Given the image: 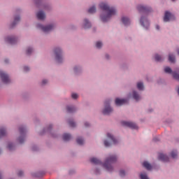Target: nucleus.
<instances>
[{"label":"nucleus","instance_id":"nucleus-1","mask_svg":"<svg viewBox=\"0 0 179 179\" xmlns=\"http://www.w3.org/2000/svg\"><path fill=\"white\" fill-rule=\"evenodd\" d=\"M99 8L102 10H104V12L106 13V15H101V20L102 22H108V20H110L111 19L112 16H114L115 13H117V10L113 7H109L108 4L106 3H101L99 4Z\"/></svg>","mask_w":179,"mask_h":179},{"label":"nucleus","instance_id":"nucleus-2","mask_svg":"<svg viewBox=\"0 0 179 179\" xmlns=\"http://www.w3.org/2000/svg\"><path fill=\"white\" fill-rule=\"evenodd\" d=\"M117 162V156L115 155H110L108 157L103 164V167L107 170V171H113V166L111 164L113 163H115Z\"/></svg>","mask_w":179,"mask_h":179},{"label":"nucleus","instance_id":"nucleus-3","mask_svg":"<svg viewBox=\"0 0 179 179\" xmlns=\"http://www.w3.org/2000/svg\"><path fill=\"white\" fill-rule=\"evenodd\" d=\"M113 113V108L110 106V101H105V108L103 110L104 115H108Z\"/></svg>","mask_w":179,"mask_h":179},{"label":"nucleus","instance_id":"nucleus-4","mask_svg":"<svg viewBox=\"0 0 179 179\" xmlns=\"http://www.w3.org/2000/svg\"><path fill=\"white\" fill-rule=\"evenodd\" d=\"M37 27H38V29H41V30H43V31H44V33H48V32L51 31V30H52V29H54V25H48V26L44 27V26L41 25V24H38Z\"/></svg>","mask_w":179,"mask_h":179},{"label":"nucleus","instance_id":"nucleus-5","mask_svg":"<svg viewBox=\"0 0 179 179\" xmlns=\"http://www.w3.org/2000/svg\"><path fill=\"white\" fill-rule=\"evenodd\" d=\"M0 77L3 83L8 85V83H10V79L9 78V76L5 73L3 71H0Z\"/></svg>","mask_w":179,"mask_h":179},{"label":"nucleus","instance_id":"nucleus-6","mask_svg":"<svg viewBox=\"0 0 179 179\" xmlns=\"http://www.w3.org/2000/svg\"><path fill=\"white\" fill-rule=\"evenodd\" d=\"M55 54L56 55V61L58 62V64H61L62 62V55L61 49L59 48H57L55 50Z\"/></svg>","mask_w":179,"mask_h":179},{"label":"nucleus","instance_id":"nucleus-7","mask_svg":"<svg viewBox=\"0 0 179 179\" xmlns=\"http://www.w3.org/2000/svg\"><path fill=\"white\" fill-rule=\"evenodd\" d=\"M121 124L123 127H128L129 128H131V129H138V125L132 122L123 121Z\"/></svg>","mask_w":179,"mask_h":179},{"label":"nucleus","instance_id":"nucleus-8","mask_svg":"<svg viewBox=\"0 0 179 179\" xmlns=\"http://www.w3.org/2000/svg\"><path fill=\"white\" fill-rule=\"evenodd\" d=\"M176 17L171 13L169 11L165 12V15L164 17V22H170V20H174Z\"/></svg>","mask_w":179,"mask_h":179},{"label":"nucleus","instance_id":"nucleus-9","mask_svg":"<svg viewBox=\"0 0 179 179\" xmlns=\"http://www.w3.org/2000/svg\"><path fill=\"white\" fill-rule=\"evenodd\" d=\"M137 9L138 12H143V13H148V12H150V8L145 7L142 5L138 6Z\"/></svg>","mask_w":179,"mask_h":179},{"label":"nucleus","instance_id":"nucleus-10","mask_svg":"<svg viewBox=\"0 0 179 179\" xmlns=\"http://www.w3.org/2000/svg\"><path fill=\"white\" fill-rule=\"evenodd\" d=\"M140 22H141V26H143V27H145V29H148V27H149V21H148L146 18L141 17Z\"/></svg>","mask_w":179,"mask_h":179},{"label":"nucleus","instance_id":"nucleus-11","mask_svg":"<svg viewBox=\"0 0 179 179\" xmlns=\"http://www.w3.org/2000/svg\"><path fill=\"white\" fill-rule=\"evenodd\" d=\"M115 103L116 106H122V105L127 103V99H121L120 98H117L115 99Z\"/></svg>","mask_w":179,"mask_h":179},{"label":"nucleus","instance_id":"nucleus-12","mask_svg":"<svg viewBox=\"0 0 179 179\" xmlns=\"http://www.w3.org/2000/svg\"><path fill=\"white\" fill-rule=\"evenodd\" d=\"M36 16L39 20H44L45 19V13L43 11L38 12Z\"/></svg>","mask_w":179,"mask_h":179},{"label":"nucleus","instance_id":"nucleus-13","mask_svg":"<svg viewBox=\"0 0 179 179\" xmlns=\"http://www.w3.org/2000/svg\"><path fill=\"white\" fill-rule=\"evenodd\" d=\"M158 159L162 160V162H169V157L164 154H159Z\"/></svg>","mask_w":179,"mask_h":179},{"label":"nucleus","instance_id":"nucleus-14","mask_svg":"<svg viewBox=\"0 0 179 179\" xmlns=\"http://www.w3.org/2000/svg\"><path fill=\"white\" fill-rule=\"evenodd\" d=\"M122 22L123 24H124V26H128V24H129L131 23V20H129V18H128L127 17H123L122 18Z\"/></svg>","mask_w":179,"mask_h":179},{"label":"nucleus","instance_id":"nucleus-15","mask_svg":"<svg viewBox=\"0 0 179 179\" xmlns=\"http://www.w3.org/2000/svg\"><path fill=\"white\" fill-rule=\"evenodd\" d=\"M107 136L109 139H110V141H112V143H113V145L117 144V140L114 138V136L113 135H111V134L108 133Z\"/></svg>","mask_w":179,"mask_h":179},{"label":"nucleus","instance_id":"nucleus-16","mask_svg":"<svg viewBox=\"0 0 179 179\" xmlns=\"http://www.w3.org/2000/svg\"><path fill=\"white\" fill-rule=\"evenodd\" d=\"M6 41H8V43H9L10 44H15V43H16V38L8 37L6 38Z\"/></svg>","mask_w":179,"mask_h":179},{"label":"nucleus","instance_id":"nucleus-17","mask_svg":"<svg viewBox=\"0 0 179 179\" xmlns=\"http://www.w3.org/2000/svg\"><path fill=\"white\" fill-rule=\"evenodd\" d=\"M90 162H91V163H93V164H101V161H100L97 158H94V157L91 158Z\"/></svg>","mask_w":179,"mask_h":179},{"label":"nucleus","instance_id":"nucleus-18","mask_svg":"<svg viewBox=\"0 0 179 179\" xmlns=\"http://www.w3.org/2000/svg\"><path fill=\"white\" fill-rule=\"evenodd\" d=\"M90 27H92V24L89 22L87 20H84V28L85 29H90Z\"/></svg>","mask_w":179,"mask_h":179},{"label":"nucleus","instance_id":"nucleus-19","mask_svg":"<svg viewBox=\"0 0 179 179\" xmlns=\"http://www.w3.org/2000/svg\"><path fill=\"white\" fill-rule=\"evenodd\" d=\"M143 167H145L147 170H152V165H150V164H149V162H144L143 163Z\"/></svg>","mask_w":179,"mask_h":179},{"label":"nucleus","instance_id":"nucleus-20","mask_svg":"<svg viewBox=\"0 0 179 179\" xmlns=\"http://www.w3.org/2000/svg\"><path fill=\"white\" fill-rule=\"evenodd\" d=\"M71 138H72V136L69 134H64L63 135V140L65 141L66 142L68 141H70V139Z\"/></svg>","mask_w":179,"mask_h":179},{"label":"nucleus","instance_id":"nucleus-21","mask_svg":"<svg viewBox=\"0 0 179 179\" xmlns=\"http://www.w3.org/2000/svg\"><path fill=\"white\" fill-rule=\"evenodd\" d=\"M19 22H20V17H19V16L15 17L14 19V22L11 25L12 27H13V26H16V24H17V23H19Z\"/></svg>","mask_w":179,"mask_h":179},{"label":"nucleus","instance_id":"nucleus-22","mask_svg":"<svg viewBox=\"0 0 179 179\" xmlns=\"http://www.w3.org/2000/svg\"><path fill=\"white\" fill-rule=\"evenodd\" d=\"M133 97L136 101H139V100H141V96L136 93V92H133Z\"/></svg>","mask_w":179,"mask_h":179},{"label":"nucleus","instance_id":"nucleus-23","mask_svg":"<svg viewBox=\"0 0 179 179\" xmlns=\"http://www.w3.org/2000/svg\"><path fill=\"white\" fill-rule=\"evenodd\" d=\"M169 62H172V63L176 62V57L173 55L170 54L169 55Z\"/></svg>","mask_w":179,"mask_h":179},{"label":"nucleus","instance_id":"nucleus-24","mask_svg":"<svg viewBox=\"0 0 179 179\" xmlns=\"http://www.w3.org/2000/svg\"><path fill=\"white\" fill-rule=\"evenodd\" d=\"M76 109L73 106H67V113H75Z\"/></svg>","mask_w":179,"mask_h":179},{"label":"nucleus","instance_id":"nucleus-25","mask_svg":"<svg viewBox=\"0 0 179 179\" xmlns=\"http://www.w3.org/2000/svg\"><path fill=\"white\" fill-rule=\"evenodd\" d=\"M6 135V130L3 128L0 129V138Z\"/></svg>","mask_w":179,"mask_h":179},{"label":"nucleus","instance_id":"nucleus-26","mask_svg":"<svg viewBox=\"0 0 179 179\" xmlns=\"http://www.w3.org/2000/svg\"><path fill=\"white\" fill-rule=\"evenodd\" d=\"M20 135H24L26 134V129L23 127L19 128Z\"/></svg>","mask_w":179,"mask_h":179},{"label":"nucleus","instance_id":"nucleus-27","mask_svg":"<svg viewBox=\"0 0 179 179\" xmlns=\"http://www.w3.org/2000/svg\"><path fill=\"white\" fill-rule=\"evenodd\" d=\"M96 13V7L92 6L88 9V13Z\"/></svg>","mask_w":179,"mask_h":179},{"label":"nucleus","instance_id":"nucleus-28","mask_svg":"<svg viewBox=\"0 0 179 179\" xmlns=\"http://www.w3.org/2000/svg\"><path fill=\"white\" fill-rule=\"evenodd\" d=\"M155 61H157V62H160V61L163 59V57H162V56L159 55H155Z\"/></svg>","mask_w":179,"mask_h":179},{"label":"nucleus","instance_id":"nucleus-29","mask_svg":"<svg viewBox=\"0 0 179 179\" xmlns=\"http://www.w3.org/2000/svg\"><path fill=\"white\" fill-rule=\"evenodd\" d=\"M164 72L166 73H171L173 72V71L171 70V69L169 66H166L164 68Z\"/></svg>","mask_w":179,"mask_h":179},{"label":"nucleus","instance_id":"nucleus-30","mask_svg":"<svg viewBox=\"0 0 179 179\" xmlns=\"http://www.w3.org/2000/svg\"><path fill=\"white\" fill-rule=\"evenodd\" d=\"M173 76L174 79H176V80H179V69L178 70L177 73H173Z\"/></svg>","mask_w":179,"mask_h":179},{"label":"nucleus","instance_id":"nucleus-31","mask_svg":"<svg viewBox=\"0 0 179 179\" xmlns=\"http://www.w3.org/2000/svg\"><path fill=\"white\" fill-rule=\"evenodd\" d=\"M137 88L138 90H143V83H137Z\"/></svg>","mask_w":179,"mask_h":179},{"label":"nucleus","instance_id":"nucleus-32","mask_svg":"<svg viewBox=\"0 0 179 179\" xmlns=\"http://www.w3.org/2000/svg\"><path fill=\"white\" fill-rule=\"evenodd\" d=\"M77 143L78 145H83V143H85V141H83L82 138H77Z\"/></svg>","mask_w":179,"mask_h":179},{"label":"nucleus","instance_id":"nucleus-33","mask_svg":"<svg viewBox=\"0 0 179 179\" xmlns=\"http://www.w3.org/2000/svg\"><path fill=\"white\" fill-rule=\"evenodd\" d=\"M140 178L141 179H149V178L148 177V175H146L145 173H141Z\"/></svg>","mask_w":179,"mask_h":179},{"label":"nucleus","instance_id":"nucleus-34","mask_svg":"<svg viewBox=\"0 0 179 179\" xmlns=\"http://www.w3.org/2000/svg\"><path fill=\"white\" fill-rule=\"evenodd\" d=\"M171 156L173 159H176V157H177V151H172L171 152Z\"/></svg>","mask_w":179,"mask_h":179},{"label":"nucleus","instance_id":"nucleus-35","mask_svg":"<svg viewBox=\"0 0 179 179\" xmlns=\"http://www.w3.org/2000/svg\"><path fill=\"white\" fill-rule=\"evenodd\" d=\"M69 125L73 128L76 127V124L72 120L69 121Z\"/></svg>","mask_w":179,"mask_h":179},{"label":"nucleus","instance_id":"nucleus-36","mask_svg":"<svg viewBox=\"0 0 179 179\" xmlns=\"http://www.w3.org/2000/svg\"><path fill=\"white\" fill-rule=\"evenodd\" d=\"M102 46H103V43L101 42L98 41L96 43V48H101Z\"/></svg>","mask_w":179,"mask_h":179},{"label":"nucleus","instance_id":"nucleus-37","mask_svg":"<svg viewBox=\"0 0 179 179\" xmlns=\"http://www.w3.org/2000/svg\"><path fill=\"white\" fill-rule=\"evenodd\" d=\"M33 52V49L31 48H28L27 50V55H30Z\"/></svg>","mask_w":179,"mask_h":179},{"label":"nucleus","instance_id":"nucleus-38","mask_svg":"<svg viewBox=\"0 0 179 179\" xmlns=\"http://www.w3.org/2000/svg\"><path fill=\"white\" fill-rule=\"evenodd\" d=\"M8 149H9V150H13V149H15V145H13L12 143H10L8 145Z\"/></svg>","mask_w":179,"mask_h":179},{"label":"nucleus","instance_id":"nucleus-39","mask_svg":"<svg viewBox=\"0 0 179 179\" xmlns=\"http://www.w3.org/2000/svg\"><path fill=\"white\" fill-rule=\"evenodd\" d=\"M18 141H19V143H23L24 142V137L20 136V137L18 138Z\"/></svg>","mask_w":179,"mask_h":179},{"label":"nucleus","instance_id":"nucleus-40","mask_svg":"<svg viewBox=\"0 0 179 179\" xmlns=\"http://www.w3.org/2000/svg\"><path fill=\"white\" fill-rule=\"evenodd\" d=\"M120 177H124V176H125V171H123V170H121V171H120Z\"/></svg>","mask_w":179,"mask_h":179},{"label":"nucleus","instance_id":"nucleus-41","mask_svg":"<svg viewBox=\"0 0 179 179\" xmlns=\"http://www.w3.org/2000/svg\"><path fill=\"white\" fill-rule=\"evenodd\" d=\"M71 97L72 99H78V94H75V93L72 94Z\"/></svg>","mask_w":179,"mask_h":179},{"label":"nucleus","instance_id":"nucleus-42","mask_svg":"<svg viewBox=\"0 0 179 179\" xmlns=\"http://www.w3.org/2000/svg\"><path fill=\"white\" fill-rule=\"evenodd\" d=\"M104 145H105L106 148H108V146H110V143H108V141H105Z\"/></svg>","mask_w":179,"mask_h":179},{"label":"nucleus","instance_id":"nucleus-43","mask_svg":"<svg viewBox=\"0 0 179 179\" xmlns=\"http://www.w3.org/2000/svg\"><path fill=\"white\" fill-rule=\"evenodd\" d=\"M18 177H22V176H23V171H20L17 173Z\"/></svg>","mask_w":179,"mask_h":179},{"label":"nucleus","instance_id":"nucleus-44","mask_svg":"<svg viewBox=\"0 0 179 179\" xmlns=\"http://www.w3.org/2000/svg\"><path fill=\"white\" fill-rule=\"evenodd\" d=\"M30 70V69L28 67V66H24V72H27L28 71H29Z\"/></svg>","mask_w":179,"mask_h":179},{"label":"nucleus","instance_id":"nucleus-45","mask_svg":"<svg viewBox=\"0 0 179 179\" xmlns=\"http://www.w3.org/2000/svg\"><path fill=\"white\" fill-rule=\"evenodd\" d=\"M48 82V81L47 80H43L42 81V85H45V84H47Z\"/></svg>","mask_w":179,"mask_h":179},{"label":"nucleus","instance_id":"nucleus-46","mask_svg":"<svg viewBox=\"0 0 179 179\" xmlns=\"http://www.w3.org/2000/svg\"><path fill=\"white\" fill-rule=\"evenodd\" d=\"M85 127H90V124L85 122Z\"/></svg>","mask_w":179,"mask_h":179},{"label":"nucleus","instance_id":"nucleus-47","mask_svg":"<svg viewBox=\"0 0 179 179\" xmlns=\"http://www.w3.org/2000/svg\"><path fill=\"white\" fill-rule=\"evenodd\" d=\"M156 29H157V30H160V27L159 25H157Z\"/></svg>","mask_w":179,"mask_h":179},{"label":"nucleus","instance_id":"nucleus-48","mask_svg":"<svg viewBox=\"0 0 179 179\" xmlns=\"http://www.w3.org/2000/svg\"><path fill=\"white\" fill-rule=\"evenodd\" d=\"M8 59H5V62H6V64H8Z\"/></svg>","mask_w":179,"mask_h":179},{"label":"nucleus","instance_id":"nucleus-49","mask_svg":"<svg viewBox=\"0 0 179 179\" xmlns=\"http://www.w3.org/2000/svg\"><path fill=\"white\" fill-rule=\"evenodd\" d=\"M106 58L108 59V55H106Z\"/></svg>","mask_w":179,"mask_h":179},{"label":"nucleus","instance_id":"nucleus-50","mask_svg":"<svg viewBox=\"0 0 179 179\" xmlns=\"http://www.w3.org/2000/svg\"><path fill=\"white\" fill-rule=\"evenodd\" d=\"M178 94H179V87L178 88Z\"/></svg>","mask_w":179,"mask_h":179},{"label":"nucleus","instance_id":"nucleus-51","mask_svg":"<svg viewBox=\"0 0 179 179\" xmlns=\"http://www.w3.org/2000/svg\"><path fill=\"white\" fill-rule=\"evenodd\" d=\"M76 69H78L76 67L74 68V71H76Z\"/></svg>","mask_w":179,"mask_h":179},{"label":"nucleus","instance_id":"nucleus-52","mask_svg":"<svg viewBox=\"0 0 179 179\" xmlns=\"http://www.w3.org/2000/svg\"><path fill=\"white\" fill-rule=\"evenodd\" d=\"M178 54L179 55V49L178 50Z\"/></svg>","mask_w":179,"mask_h":179},{"label":"nucleus","instance_id":"nucleus-53","mask_svg":"<svg viewBox=\"0 0 179 179\" xmlns=\"http://www.w3.org/2000/svg\"><path fill=\"white\" fill-rule=\"evenodd\" d=\"M33 150H34V148H33Z\"/></svg>","mask_w":179,"mask_h":179},{"label":"nucleus","instance_id":"nucleus-54","mask_svg":"<svg viewBox=\"0 0 179 179\" xmlns=\"http://www.w3.org/2000/svg\"><path fill=\"white\" fill-rule=\"evenodd\" d=\"M0 153H1V150H0Z\"/></svg>","mask_w":179,"mask_h":179},{"label":"nucleus","instance_id":"nucleus-55","mask_svg":"<svg viewBox=\"0 0 179 179\" xmlns=\"http://www.w3.org/2000/svg\"><path fill=\"white\" fill-rule=\"evenodd\" d=\"M0 179H1V178H0Z\"/></svg>","mask_w":179,"mask_h":179}]
</instances>
